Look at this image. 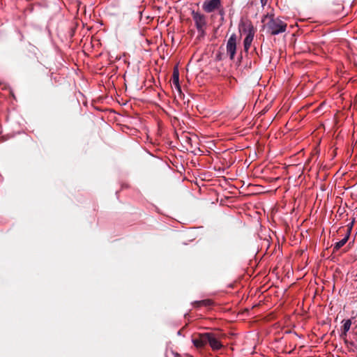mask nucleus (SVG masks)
<instances>
[{
    "instance_id": "1",
    "label": "nucleus",
    "mask_w": 357,
    "mask_h": 357,
    "mask_svg": "<svg viewBox=\"0 0 357 357\" xmlns=\"http://www.w3.org/2000/svg\"><path fill=\"white\" fill-rule=\"evenodd\" d=\"M266 18L268 17L269 21L266 23V28L268 32L273 35H278L284 33L287 30V24L279 17H274L273 15H266Z\"/></svg>"
},
{
    "instance_id": "2",
    "label": "nucleus",
    "mask_w": 357,
    "mask_h": 357,
    "mask_svg": "<svg viewBox=\"0 0 357 357\" xmlns=\"http://www.w3.org/2000/svg\"><path fill=\"white\" fill-rule=\"evenodd\" d=\"M192 20L198 31L199 37H204L206 34V29L207 26V20L205 15L198 11L192 10Z\"/></svg>"
},
{
    "instance_id": "3",
    "label": "nucleus",
    "mask_w": 357,
    "mask_h": 357,
    "mask_svg": "<svg viewBox=\"0 0 357 357\" xmlns=\"http://www.w3.org/2000/svg\"><path fill=\"white\" fill-rule=\"evenodd\" d=\"M203 10L208 13L220 10V14L222 15L224 11L222 6L221 0H205L202 4Z\"/></svg>"
},
{
    "instance_id": "4",
    "label": "nucleus",
    "mask_w": 357,
    "mask_h": 357,
    "mask_svg": "<svg viewBox=\"0 0 357 357\" xmlns=\"http://www.w3.org/2000/svg\"><path fill=\"white\" fill-rule=\"evenodd\" d=\"M237 48V36L235 33H232L229 38L227 45H226V50L227 54L229 55L230 60L233 61Z\"/></svg>"
},
{
    "instance_id": "5",
    "label": "nucleus",
    "mask_w": 357,
    "mask_h": 357,
    "mask_svg": "<svg viewBox=\"0 0 357 357\" xmlns=\"http://www.w3.org/2000/svg\"><path fill=\"white\" fill-rule=\"evenodd\" d=\"M208 343L212 350L218 351L222 348L223 344L221 342L219 337L213 333H208Z\"/></svg>"
},
{
    "instance_id": "6",
    "label": "nucleus",
    "mask_w": 357,
    "mask_h": 357,
    "mask_svg": "<svg viewBox=\"0 0 357 357\" xmlns=\"http://www.w3.org/2000/svg\"><path fill=\"white\" fill-rule=\"evenodd\" d=\"M208 333H199L196 337H193L192 342L194 346L197 349L204 347L208 343Z\"/></svg>"
},
{
    "instance_id": "7",
    "label": "nucleus",
    "mask_w": 357,
    "mask_h": 357,
    "mask_svg": "<svg viewBox=\"0 0 357 357\" xmlns=\"http://www.w3.org/2000/svg\"><path fill=\"white\" fill-rule=\"evenodd\" d=\"M239 30L241 33L245 34V36H255V30L252 24V23L249 21L247 22H242L239 24Z\"/></svg>"
},
{
    "instance_id": "8",
    "label": "nucleus",
    "mask_w": 357,
    "mask_h": 357,
    "mask_svg": "<svg viewBox=\"0 0 357 357\" xmlns=\"http://www.w3.org/2000/svg\"><path fill=\"white\" fill-rule=\"evenodd\" d=\"M192 305L195 308H199L201 307L209 308L214 305V302L211 299H204L194 301Z\"/></svg>"
},
{
    "instance_id": "9",
    "label": "nucleus",
    "mask_w": 357,
    "mask_h": 357,
    "mask_svg": "<svg viewBox=\"0 0 357 357\" xmlns=\"http://www.w3.org/2000/svg\"><path fill=\"white\" fill-rule=\"evenodd\" d=\"M351 234V228L347 229V232L345 236L340 241L335 243L333 246V252L339 250L342 246H344L347 241L349 240V236Z\"/></svg>"
},
{
    "instance_id": "10",
    "label": "nucleus",
    "mask_w": 357,
    "mask_h": 357,
    "mask_svg": "<svg viewBox=\"0 0 357 357\" xmlns=\"http://www.w3.org/2000/svg\"><path fill=\"white\" fill-rule=\"evenodd\" d=\"M172 82L174 87L178 90L179 93L181 92V89L179 84V73L177 68H174L172 77Z\"/></svg>"
},
{
    "instance_id": "11",
    "label": "nucleus",
    "mask_w": 357,
    "mask_h": 357,
    "mask_svg": "<svg viewBox=\"0 0 357 357\" xmlns=\"http://www.w3.org/2000/svg\"><path fill=\"white\" fill-rule=\"evenodd\" d=\"M255 36H252L250 34V36H245V38L243 40V48L244 51L248 52L250 50L252 43L253 41Z\"/></svg>"
},
{
    "instance_id": "12",
    "label": "nucleus",
    "mask_w": 357,
    "mask_h": 357,
    "mask_svg": "<svg viewBox=\"0 0 357 357\" xmlns=\"http://www.w3.org/2000/svg\"><path fill=\"white\" fill-rule=\"evenodd\" d=\"M351 326V319H347V320L343 321L342 335H347V333L349 331Z\"/></svg>"
},
{
    "instance_id": "13",
    "label": "nucleus",
    "mask_w": 357,
    "mask_h": 357,
    "mask_svg": "<svg viewBox=\"0 0 357 357\" xmlns=\"http://www.w3.org/2000/svg\"><path fill=\"white\" fill-rule=\"evenodd\" d=\"M268 1V0H260L262 7L265 6L267 4Z\"/></svg>"
}]
</instances>
